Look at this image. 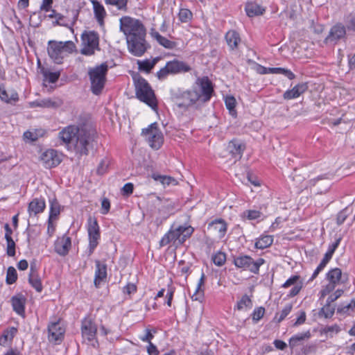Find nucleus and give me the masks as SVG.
Segmentation results:
<instances>
[{"label": "nucleus", "mask_w": 355, "mask_h": 355, "mask_svg": "<svg viewBox=\"0 0 355 355\" xmlns=\"http://www.w3.org/2000/svg\"><path fill=\"white\" fill-rule=\"evenodd\" d=\"M205 275L202 273L200 278L199 279L198 284L196 286L195 291L191 295L193 300L201 301L204 297V289L203 286L205 284L204 281Z\"/></svg>", "instance_id": "72a5a7b5"}, {"label": "nucleus", "mask_w": 355, "mask_h": 355, "mask_svg": "<svg viewBox=\"0 0 355 355\" xmlns=\"http://www.w3.org/2000/svg\"><path fill=\"white\" fill-rule=\"evenodd\" d=\"M44 19L50 20L52 22H59L64 19V16L57 12L55 10L49 8V11H43Z\"/></svg>", "instance_id": "79ce46f5"}, {"label": "nucleus", "mask_w": 355, "mask_h": 355, "mask_svg": "<svg viewBox=\"0 0 355 355\" xmlns=\"http://www.w3.org/2000/svg\"><path fill=\"white\" fill-rule=\"evenodd\" d=\"M110 202L109 199L104 198L101 202V213L105 214L109 211Z\"/></svg>", "instance_id": "774afa93"}, {"label": "nucleus", "mask_w": 355, "mask_h": 355, "mask_svg": "<svg viewBox=\"0 0 355 355\" xmlns=\"http://www.w3.org/2000/svg\"><path fill=\"white\" fill-rule=\"evenodd\" d=\"M345 33V28L343 24H337L331 28L329 35L325 38L324 42L327 44H335L338 40L343 37Z\"/></svg>", "instance_id": "6ab92c4d"}, {"label": "nucleus", "mask_w": 355, "mask_h": 355, "mask_svg": "<svg viewBox=\"0 0 355 355\" xmlns=\"http://www.w3.org/2000/svg\"><path fill=\"white\" fill-rule=\"evenodd\" d=\"M80 128L76 125H68L64 128L58 134V138L66 144L67 149L72 144L76 137L80 132Z\"/></svg>", "instance_id": "4468645a"}, {"label": "nucleus", "mask_w": 355, "mask_h": 355, "mask_svg": "<svg viewBox=\"0 0 355 355\" xmlns=\"http://www.w3.org/2000/svg\"><path fill=\"white\" fill-rule=\"evenodd\" d=\"M134 186L132 183L128 182L126 183L122 188H121V193L123 196H130L132 191H133Z\"/></svg>", "instance_id": "0e129e2a"}, {"label": "nucleus", "mask_w": 355, "mask_h": 355, "mask_svg": "<svg viewBox=\"0 0 355 355\" xmlns=\"http://www.w3.org/2000/svg\"><path fill=\"white\" fill-rule=\"evenodd\" d=\"M60 212V206L55 198L50 200V212L49 217V230L51 225V220L55 219Z\"/></svg>", "instance_id": "f704fd0d"}, {"label": "nucleus", "mask_w": 355, "mask_h": 355, "mask_svg": "<svg viewBox=\"0 0 355 355\" xmlns=\"http://www.w3.org/2000/svg\"><path fill=\"white\" fill-rule=\"evenodd\" d=\"M245 10L248 17H253L262 15L266 11V8L255 1H249L245 4Z\"/></svg>", "instance_id": "a878e982"}, {"label": "nucleus", "mask_w": 355, "mask_h": 355, "mask_svg": "<svg viewBox=\"0 0 355 355\" xmlns=\"http://www.w3.org/2000/svg\"><path fill=\"white\" fill-rule=\"evenodd\" d=\"M342 275V271L338 268H334L329 270L326 275L328 284L320 291V297H324L330 294L338 285L343 282Z\"/></svg>", "instance_id": "1a4fd4ad"}, {"label": "nucleus", "mask_w": 355, "mask_h": 355, "mask_svg": "<svg viewBox=\"0 0 355 355\" xmlns=\"http://www.w3.org/2000/svg\"><path fill=\"white\" fill-rule=\"evenodd\" d=\"M7 241V254L10 257L15 255V243L12 239H8Z\"/></svg>", "instance_id": "4d7b16f0"}, {"label": "nucleus", "mask_w": 355, "mask_h": 355, "mask_svg": "<svg viewBox=\"0 0 355 355\" xmlns=\"http://www.w3.org/2000/svg\"><path fill=\"white\" fill-rule=\"evenodd\" d=\"M214 88L208 77L198 78L191 89L178 90L173 99L176 105L184 111L196 109L210 100Z\"/></svg>", "instance_id": "f257e3e1"}, {"label": "nucleus", "mask_w": 355, "mask_h": 355, "mask_svg": "<svg viewBox=\"0 0 355 355\" xmlns=\"http://www.w3.org/2000/svg\"><path fill=\"white\" fill-rule=\"evenodd\" d=\"M13 310L19 315H24L26 298L22 295L13 296L11 299Z\"/></svg>", "instance_id": "c756f323"}, {"label": "nucleus", "mask_w": 355, "mask_h": 355, "mask_svg": "<svg viewBox=\"0 0 355 355\" xmlns=\"http://www.w3.org/2000/svg\"><path fill=\"white\" fill-rule=\"evenodd\" d=\"M343 293V291L341 290V289H337L336 291H335V292L332 294H331L327 300V302H328L329 304H331L332 302H334V301H336L338 298H339L342 294Z\"/></svg>", "instance_id": "680f3d73"}, {"label": "nucleus", "mask_w": 355, "mask_h": 355, "mask_svg": "<svg viewBox=\"0 0 355 355\" xmlns=\"http://www.w3.org/2000/svg\"><path fill=\"white\" fill-rule=\"evenodd\" d=\"M225 103L227 108L230 111V113L232 116H234L236 114V111L234 110L236 106V99L233 96H226Z\"/></svg>", "instance_id": "3c124183"}, {"label": "nucleus", "mask_w": 355, "mask_h": 355, "mask_svg": "<svg viewBox=\"0 0 355 355\" xmlns=\"http://www.w3.org/2000/svg\"><path fill=\"white\" fill-rule=\"evenodd\" d=\"M241 216L243 219L252 220L261 218L263 216V214L259 210L248 209L244 211Z\"/></svg>", "instance_id": "c03bdc74"}, {"label": "nucleus", "mask_w": 355, "mask_h": 355, "mask_svg": "<svg viewBox=\"0 0 355 355\" xmlns=\"http://www.w3.org/2000/svg\"><path fill=\"white\" fill-rule=\"evenodd\" d=\"M87 232L89 239L90 253L93 252L98 245V240L100 238L99 227L95 218L89 216L87 220Z\"/></svg>", "instance_id": "f8f14e48"}, {"label": "nucleus", "mask_w": 355, "mask_h": 355, "mask_svg": "<svg viewBox=\"0 0 355 355\" xmlns=\"http://www.w3.org/2000/svg\"><path fill=\"white\" fill-rule=\"evenodd\" d=\"M340 331L339 326L337 324H334L332 326H329L325 328L324 332L327 334H329L331 336L334 334H337Z\"/></svg>", "instance_id": "338daca9"}, {"label": "nucleus", "mask_w": 355, "mask_h": 355, "mask_svg": "<svg viewBox=\"0 0 355 355\" xmlns=\"http://www.w3.org/2000/svg\"><path fill=\"white\" fill-rule=\"evenodd\" d=\"M107 71L108 66L105 63L88 68V76L91 83L90 89L94 94L99 95L102 93L106 83Z\"/></svg>", "instance_id": "20e7f679"}, {"label": "nucleus", "mask_w": 355, "mask_h": 355, "mask_svg": "<svg viewBox=\"0 0 355 355\" xmlns=\"http://www.w3.org/2000/svg\"><path fill=\"white\" fill-rule=\"evenodd\" d=\"M71 246V238L64 235L57 239L55 243V251L61 256L68 254Z\"/></svg>", "instance_id": "aec40b11"}, {"label": "nucleus", "mask_w": 355, "mask_h": 355, "mask_svg": "<svg viewBox=\"0 0 355 355\" xmlns=\"http://www.w3.org/2000/svg\"><path fill=\"white\" fill-rule=\"evenodd\" d=\"M159 60L160 58L159 57L145 60H137V64L138 66V70L141 72L149 73Z\"/></svg>", "instance_id": "bb28decb"}, {"label": "nucleus", "mask_w": 355, "mask_h": 355, "mask_svg": "<svg viewBox=\"0 0 355 355\" xmlns=\"http://www.w3.org/2000/svg\"><path fill=\"white\" fill-rule=\"evenodd\" d=\"M265 263V260L259 258L254 261L251 257L241 255L234 259V264L236 267L244 270H248L252 273L258 274L259 268Z\"/></svg>", "instance_id": "6e6552de"}, {"label": "nucleus", "mask_w": 355, "mask_h": 355, "mask_svg": "<svg viewBox=\"0 0 355 355\" xmlns=\"http://www.w3.org/2000/svg\"><path fill=\"white\" fill-rule=\"evenodd\" d=\"M40 72L43 76V81L49 83H55L60 76V72H51L44 67L40 69Z\"/></svg>", "instance_id": "ea45409f"}, {"label": "nucleus", "mask_w": 355, "mask_h": 355, "mask_svg": "<svg viewBox=\"0 0 355 355\" xmlns=\"http://www.w3.org/2000/svg\"><path fill=\"white\" fill-rule=\"evenodd\" d=\"M133 81L137 98L148 105L154 111H157V101L154 91L146 80L136 74L133 76Z\"/></svg>", "instance_id": "7ed1b4c3"}, {"label": "nucleus", "mask_w": 355, "mask_h": 355, "mask_svg": "<svg viewBox=\"0 0 355 355\" xmlns=\"http://www.w3.org/2000/svg\"><path fill=\"white\" fill-rule=\"evenodd\" d=\"M268 71H269V73L283 74L289 80H293L295 77V74L291 70L282 67H268Z\"/></svg>", "instance_id": "37998d69"}, {"label": "nucleus", "mask_w": 355, "mask_h": 355, "mask_svg": "<svg viewBox=\"0 0 355 355\" xmlns=\"http://www.w3.org/2000/svg\"><path fill=\"white\" fill-rule=\"evenodd\" d=\"M181 231H182V242H184L188 238H189L193 234L194 229L191 225H181Z\"/></svg>", "instance_id": "8fccbe9b"}, {"label": "nucleus", "mask_w": 355, "mask_h": 355, "mask_svg": "<svg viewBox=\"0 0 355 355\" xmlns=\"http://www.w3.org/2000/svg\"><path fill=\"white\" fill-rule=\"evenodd\" d=\"M207 228L209 230L211 231L218 239H221L225 237L227 233V224L224 220L218 218L210 222L208 224Z\"/></svg>", "instance_id": "a211bd4d"}, {"label": "nucleus", "mask_w": 355, "mask_h": 355, "mask_svg": "<svg viewBox=\"0 0 355 355\" xmlns=\"http://www.w3.org/2000/svg\"><path fill=\"white\" fill-rule=\"evenodd\" d=\"M46 207L45 200L42 198H35L28 204V212L30 217L35 216L42 213Z\"/></svg>", "instance_id": "412c9836"}, {"label": "nucleus", "mask_w": 355, "mask_h": 355, "mask_svg": "<svg viewBox=\"0 0 355 355\" xmlns=\"http://www.w3.org/2000/svg\"><path fill=\"white\" fill-rule=\"evenodd\" d=\"M36 106L47 108H57L62 105V102L60 100L54 101L51 98H44L42 100L37 101L34 103Z\"/></svg>", "instance_id": "58836bf2"}, {"label": "nucleus", "mask_w": 355, "mask_h": 355, "mask_svg": "<svg viewBox=\"0 0 355 355\" xmlns=\"http://www.w3.org/2000/svg\"><path fill=\"white\" fill-rule=\"evenodd\" d=\"M252 307V302L248 295H243L234 307V311L247 312Z\"/></svg>", "instance_id": "2f4dec72"}, {"label": "nucleus", "mask_w": 355, "mask_h": 355, "mask_svg": "<svg viewBox=\"0 0 355 355\" xmlns=\"http://www.w3.org/2000/svg\"><path fill=\"white\" fill-rule=\"evenodd\" d=\"M96 267L94 285L98 288L107 279V267L105 264L101 263L99 261H96Z\"/></svg>", "instance_id": "393cba45"}, {"label": "nucleus", "mask_w": 355, "mask_h": 355, "mask_svg": "<svg viewBox=\"0 0 355 355\" xmlns=\"http://www.w3.org/2000/svg\"><path fill=\"white\" fill-rule=\"evenodd\" d=\"M153 178L156 181H159L164 186H168L170 184L175 185L178 183V182L175 179H174L173 178H172L171 176H167V175H161L154 174L153 175Z\"/></svg>", "instance_id": "a18cd8bd"}, {"label": "nucleus", "mask_w": 355, "mask_h": 355, "mask_svg": "<svg viewBox=\"0 0 355 355\" xmlns=\"http://www.w3.org/2000/svg\"><path fill=\"white\" fill-rule=\"evenodd\" d=\"M40 159L46 168H51L61 163L62 154L54 149H48L42 154Z\"/></svg>", "instance_id": "9b49d317"}, {"label": "nucleus", "mask_w": 355, "mask_h": 355, "mask_svg": "<svg viewBox=\"0 0 355 355\" xmlns=\"http://www.w3.org/2000/svg\"><path fill=\"white\" fill-rule=\"evenodd\" d=\"M265 309L263 307L256 308L252 313V319L254 320H259L264 315Z\"/></svg>", "instance_id": "bf43d9fd"}, {"label": "nucleus", "mask_w": 355, "mask_h": 355, "mask_svg": "<svg viewBox=\"0 0 355 355\" xmlns=\"http://www.w3.org/2000/svg\"><path fill=\"white\" fill-rule=\"evenodd\" d=\"M75 44L71 41L55 42L49 41L47 52L50 58L56 64H61L65 56L75 50Z\"/></svg>", "instance_id": "39448f33"}, {"label": "nucleus", "mask_w": 355, "mask_h": 355, "mask_svg": "<svg viewBox=\"0 0 355 355\" xmlns=\"http://www.w3.org/2000/svg\"><path fill=\"white\" fill-rule=\"evenodd\" d=\"M182 236L181 225L175 228H172L164 235L159 241V245L161 247H163L171 243H173V244L175 245L182 244L183 242H182L181 240Z\"/></svg>", "instance_id": "dca6fc26"}, {"label": "nucleus", "mask_w": 355, "mask_h": 355, "mask_svg": "<svg viewBox=\"0 0 355 355\" xmlns=\"http://www.w3.org/2000/svg\"><path fill=\"white\" fill-rule=\"evenodd\" d=\"M175 288L173 286H168L166 294V304L168 306H171Z\"/></svg>", "instance_id": "69168bd1"}, {"label": "nucleus", "mask_w": 355, "mask_h": 355, "mask_svg": "<svg viewBox=\"0 0 355 355\" xmlns=\"http://www.w3.org/2000/svg\"><path fill=\"white\" fill-rule=\"evenodd\" d=\"M151 37L155 39L160 45L167 49H173L176 46L175 42L171 41L167 38L162 36L157 31L152 28L150 31Z\"/></svg>", "instance_id": "7c9ffc66"}, {"label": "nucleus", "mask_w": 355, "mask_h": 355, "mask_svg": "<svg viewBox=\"0 0 355 355\" xmlns=\"http://www.w3.org/2000/svg\"><path fill=\"white\" fill-rule=\"evenodd\" d=\"M225 39L231 49L236 48L240 42L239 34L234 31H230L226 33Z\"/></svg>", "instance_id": "a19ab883"}, {"label": "nucleus", "mask_w": 355, "mask_h": 355, "mask_svg": "<svg viewBox=\"0 0 355 355\" xmlns=\"http://www.w3.org/2000/svg\"><path fill=\"white\" fill-rule=\"evenodd\" d=\"M17 333V329L12 327L6 329L0 337V345L8 347L12 344V340Z\"/></svg>", "instance_id": "c85d7f7f"}, {"label": "nucleus", "mask_w": 355, "mask_h": 355, "mask_svg": "<svg viewBox=\"0 0 355 355\" xmlns=\"http://www.w3.org/2000/svg\"><path fill=\"white\" fill-rule=\"evenodd\" d=\"M293 309V304L288 303L284 306L282 310L279 313H277L275 315V319L278 322H282L291 311Z\"/></svg>", "instance_id": "de8ad7c7"}, {"label": "nucleus", "mask_w": 355, "mask_h": 355, "mask_svg": "<svg viewBox=\"0 0 355 355\" xmlns=\"http://www.w3.org/2000/svg\"><path fill=\"white\" fill-rule=\"evenodd\" d=\"M28 282L37 292H42L43 286L41 279L38 275H31L28 277Z\"/></svg>", "instance_id": "49530a36"}, {"label": "nucleus", "mask_w": 355, "mask_h": 355, "mask_svg": "<svg viewBox=\"0 0 355 355\" xmlns=\"http://www.w3.org/2000/svg\"><path fill=\"white\" fill-rule=\"evenodd\" d=\"M137 291V286L133 283H128L123 288V293L125 295H130Z\"/></svg>", "instance_id": "13d9d810"}, {"label": "nucleus", "mask_w": 355, "mask_h": 355, "mask_svg": "<svg viewBox=\"0 0 355 355\" xmlns=\"http://www.w3.org/2000/svg\"><path fill=\"white\" fill-rule=\"evenodd\" d=\"M307 88L308 87L306 83H300L291 89L286 91L284 94V98L287 100L297 98L302 94L304 93Z\"/></svg>", "instance_id": "cd10ccee"}, {"label": "nucleus", "mask_w": 355, "mask_h": 355, "mask_svg": "<svg viewBox=\"0 0 355 355\" xmlns=\"http://www.w3.org/2000/svg\"><path fill=\"white\" fill-rule=\"evenodd\" d=\"M243 150L244 146L242 143L236 139L230 141L227 147V152L234 159L235 162L241 157Z\"/></svg>", "instance_id": "4be33fe9"}, {"label": "nucleus", "mask_w": 355, "mask_h": 355, "mask_svg": "<svg viewBox=\"0 0 355 355\" xmlns=\"http://www.w3.org/2000/svg\"><path fill=\"white\" fill-rule=\"evenodd\" d=\"M93 137L91 132L86 129L81 128L80 132L76 139L70 145L68 150L73 151L78 157L87 155L89 149L92 148Z\"/></svg>", "instance_id": "423d86ee"}, {"label": "nucleus", "mask_w": 355, "mask_h": 355, "mask_svg": "<svg viewBox=\"0 0 355 355\" xmlns=\"http://www.w3.org/2000/svg\"><path fill=\"white\" fill-rule=\"evenodd\" d=\"M179 19L182 22L189 21L192 19V13L188 9H180L179 12Z\"/></svg>", "instance_id": "6e6d98bb"}, {"label": "nucleus", "mask_w": 355, "mask_h": 355, "mask_svg": "<svg viewBox=\"0 0 355 355\" xmlns=\"http://www.w3.org/2000/svg\"><path fill=\"white\" fill-rule=\"evenodd\" d=\"M141 135L153 150H159L164 144V135L157 123H153L147 128L142 129Z\"/></svg>", "instance_id": "0eeeda50"}, {"label": "nucleus", "mask_w": 355, "mask_h": 355, "mask_svg": "<svg viewBox=\"0 0 355 355\" xmlns=\"http://www.w3.org/2000/svg\"><path fill=\"white\" fill-rule=\"evenodd\" d=\"M83 44L92 47L96 48L98 45V37L97 35L93 32L83 33L82 35Z\"/></svg>", "instance_id": "c9c22d12"}, {"label": "nucleus", "mask_w": 355, "mask_h": 355, "mask_svg": "<svg viewBox=\"0 0 355 355\" xmlns=\"http://www.w3.org/2000/svg\"><path fill=\"white\" fill-rule=\"evenodd\" d=\"M311 336L309 331L297 334L293 336L289 340V345L291 348H294L299 345L301 342L309 339Z\"/></svg>", "instance_id": "4c0bfd02"}, {"label": "nucleus", "mask_w": 355, "mask_h": 355, "mask_svg": "<svg viewBox=\"0 0 355 355\" xmlns=\"http://www.w3.org/2000/svg\"><path fill=\"white\" fill-rule=\"evenodd\" d=\"M355 307V300L354 299L351 300L350 302L346 304H342L340 306L337 311L340 313H347L350 311H353Z\"/></svg>", "instance_id": "603ef678"}, {"label": "nucleus", "mask_w": 355, "mask_h": 355, "mask_svg": "<svg viewBox=\"0 0 355 355\" xmlns=\"http://www.w3.org/2000/svg\"><path fill=\"white\" fill-rule=\"evenodd\" d=\"M284 220L281 217H277L275 220V221L270 226L269 230L270 232H275V230L279 229L282 227V224Z\"/></svg>", "instance_id": "052dcab7"}, {"label": "nucleus", "mask_w": 355, "mask_h": 355, "mask_svg": "<svg viewBox=\"0 0 355 355\" xmlns=\"http://www.w3.org/2000/svg\"><path fill=\"white\" fill-rule=\"evenodd\" d=\"M97 327L96 324L90 318H85L82 321L81 332L84 340H87L88 344L95 346Z\"/></svg>", "instance_id": "9d476101"}, {"label": "nucleus", "mask_w": 355, "mask_h": 355, "mask_svg": "<svg viewBox=\"0 0 355 355\" xmlns=\"http://www.w3.org/2000/svg\"><path fill=\"white\" fill-rule=\"evenodd\" d=\"M340 242V239H337L334 243L330 244L328 247V250L327 252L325 253L322 260L320 261V264L318 266L316 269L314 270L311 279H315L318 274L325 268L327 264L329 263V261L332 258V256L339 245V243Z\"/></svg>", "instance_id": "f3484780"}, {"label": "nucleus", "mask_w": 355, "mask_h": 355, "mask_svg": "<svg viewBox=\"0 0 355 355\" xmlns=\"http://www.w3.org/2000/svg\"><path fill=\"white\" fill-rule=\"evenodd\" d=\"M273 236L261 235L256 240L255 248L257 249H265L270 247L273 243Z\"/></svg>", "instance_id": "e433bc0d"}, {"label": "nucleus", "mask_w": 355, "mask_h": 355, "mask_svg": "<svg viewBox=\"0 0 355 355\" xmlns=\"http://www.w3.org/2000/svg\"><path fill=\"white\" fill-rule=\"evenodd\" d=\"M304 285L303 279L300 275H294L290 277L282 286L284 288L292 287L288 293V296L293 297L298 295Z\"/></svg>", "instance_id": "2eb2a0df"}, {"label": "nucleus", "mask_w": 355, "mask_h": 355, "mask_svg": "<svg viewBox=\"0 0 355 355\" xmlns=\"http://www.w3.org/2000/svg\"><path fill=\"white\" fill-rule=\"evenodd\" d=\"M0 98L6 103L14 104L19 101V95L15 89L6 90L3 85H0Z\"/></svg>", "instance_id": "b1692460"}, {"label": "nucleus", "mask_w": 355, "mask_h": 355, "mask_svg": "<svg viewBox=\"0 0 355 355\" xmlns=\"http://www.w3.org/2000/svg\"><path fill=\"white\" fill-rule=\"evenodd\" d=\"M171 74L189 72L191 67L186 62L178 60H173L167 62Z\"/></svg>", "instance_id": "5701e85b"}, {"label": "nucleus", "mask_w": 355, "mask_h": 355, "mask_svg": "<svg viewBox=\"0 0 355 355\" xmlns=\"http://www.w3.org/2000/svg\"><path fill=\"white\" fill-rule=\"evenodd\" d=\"M49 340L51 342L58 343L64 338L65 329L60 320L51 322L48 325Z\"/></svg>", "instance_id": "ddd939ff"}, {"label": "nucleus", "mask_w": 355, "mask_h": 355, "mask_svg": "<svg viewBox=\"0 0 355 355\" xmlns=\"http://www.w3.org/2000/svg\"><path fill=\"white\" fill-rule=\"evenodd\" d=\"M17 279V274L15 268L12 266L8 267L6 274V283L8 284H14Z\"/></svg>", "instance_id": "09e8293b"}, {"label": "nucleus", "mask_w": 355, "mask_h": 355, "mask_svg": "<svg viewBox=\"0 0 355 355\" xmlns=\"http://www.w3.org/2000/svg\"><path fill=\"white\" fill-rule=\"evenodd\" d=\"M168 74H171V72L169 71V69L168 68L167 63L166 64L164 67L162 68L159 71L157 72V76L159 80H163L166 78Z\"/></svg>", "instance_id": "e2e57ef3"}, {"label": "nucleus", "mask_w": 355, "mask_h": 355, "mask_svg": "<svg viewBox=\"0 0 355 355\" xmlns=\"http://www.w3.org/2000/svg\"><path fill=\"white\" fill-rule=\"evenodd\" d=\"M212 259L215 265L221 266L226 261V255L223 252H218L213 256Z\"/></svg>", "instance_id": "864d4df0"}, {"label": "nucleus", "mask_w": 355, "mask_h": 355, "mask_svg": "<svg viewBox=\"0 0 355 355\" xmlns=\"http://www.w3.org/2000/svg\"><path fill=\"white\" fill-rule=\"evenodd\" d=\"M95 17L98 22H103L106 15L105 10L102 4L96 0H91Z\"/></svg>", "instance_id": "473e14b6"}, {"label": "nucleus", "mask_w": 355, "mask_h": 355, "mask_svg": "<svg viewBox=\"0 0 355 355\" xmlns=\"http://www.w3.org/2000/svg\"><path fill=\"white\" fill-rule=\"evenodd\" d=\"M120 29L126 37L128 51L134 56L141 57L150 48L143 24H120Z\"/></svg>", "instance_id": "f03ea898"}, {"label": "nucleus", "mask_w": 355, "mask_h": 355, "mask_svg": "<svg viewBox=\"0 0 355 355\" xmlns=\"http://www.w3.org/2000/svg\"><path fill=\"white\" fill-rule=\"evenodd\" d=\"M335 309L331 306V304L327 302V304L324 305L320 310V314L323 315L324 318H328L333 315L334 313Z\"/></svg>", "instance_id": "5fc2aeb1"}]
</instances>
